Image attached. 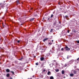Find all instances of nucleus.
<instances>
[{"label": "nucleus", "instance_id": "obj_37", "mask_svg": "<svg viewBox=\"0 0 79 79\" xmlns=\"http://www.w3.org/2000/svg\"><path fill=\"white\" fill-rule=\"evenodd\" d=\"M52 42H53V40H52Z\"/></svg>", "mask_w": 79, "mask_h": 79}, {"label": "nucleus", "instance_id": "obj_30", "mask_svg": "<svg viewBox=\"0 0 79 79\" xmlns=\"http://www.w3.org/2000/svg\"><path fill=\"white\" fill-rule=\"evenodd\" d=\"M56 71H57V72H58V71H59V70L58 69L56 70Z\"/></svg>", "mask_w": 79, "mask_h": 79}, {"label": "nucleus", "instance_id": "obj_36", "mask_svg": "<svg viewBox=\"0 0 79 79\" xmlns=\"http://www.w3.org/2000/svg\"><path fill=\"white\" fill-rule=\"evenodd\" d=\"M3 27H5V25H3Z\"/></svg>", "mask_w": 79, "mask_h": 79}, {"label": "nucleus", "instance_id": "obj_41", "mask_svg": "<svg viewBox=\"0 0 79 79\" xmlns=\"http://www.w3.org/2000/svg\"><path fill=\"white\" fill-rule=\"evenodd\" d=\"M32 8H31V9L32 10Z\"/></svg>", "mask_w": 79, "mask_h": 79}, {"label": "nucleus", "instance_id": "obj_13", "mask_svg": "<svg viewBox=\"0 0 79 79\" xmlns=\"http://www.w3.org/2000/svg\"><path fill=\"white\" fill-rule=\"evenodd\" d=\"M56 25V22H55L53 24L54 26H55Z\"/></svg>", "mask_w": 79, "mask_h": 79}, {"label": "nucleus", "instance_id": "obj_18", "mask_svg": "<svg viewBox=\"0 0 79 79\" xmlns=\"http://www.w3.org/2000/svg\"><path fill=\"white\" fill-rule=\"evenodd\" d=\"M64 50V49L63 48H62L61 49V51H63Z\"/></svg>", "mask_w": 79, "mask_h": 79}, {"label": "nucleus", "instance_id": "obj_23", "mask_svg": "<svg viewBox=\"0 0 79 79\" xmlns=\"http://www.w3.org/2000/svg\"><path fill=\"white\" fill-rule=\"evenodd\" d=\"M49 44L50 45H52V43H49Z\"/></svg>", "mask_w": 79, "mask_h": 79}, {"label": "nucleus", "instance_id": "obj_6", "mask_svg": "<svg viewBox=\"0 0 79 79\" xmlns=\"http://www.w3.org/2000/svg\"><path fill=\"white\" fill-rule=\"evenodd\" d=\"M35 19V18H32L31 19H30V21H34V20Z\"/></svg>", "mask_w": 79, "mask_h": 79}, {"label": "nucleus", "instance_id": "obj_20", "mask_svg": "<svg viewBox=\"0 0 79 79\" xmlns=\"http://www.w3.org/2000/svg\"><path fill=\"white\" fill-rule=\"evenodd\" d=\"M52 31H53V29H51L50 32H52Z\"/></svg>", "mask_w": 79, "mask_h": 79}, {"label": "nucleus", "instance_id": "obj_14", "mask_svg": "<svg viewBox=\"0 0 79 79\" xmlns=\"http://www.w3.org/2000/svg\"><path fill=\"white\" fill-rule=\"evenodd\" d=\"M53 16V15L52 14L50 18H52Z\"/></svg>", "mask_w": 79, "mask_h": 79}, {"label": "nucleus", "instance_id": "obj_8", "mask_svg": "<svg viewBox=\"0 0 79 79\" xmlns=\"http://www.w3.org/2000/svg\"><path fill=\"white\" fill-rule=\"evenodd\" d=\"M70 76H71V77H72V76H74V74L73 73H71L70 74Z\"/></svg>", "mask_w": 79, "mask_h": 79}, {"label": "nucleus", "instance_id": "obj_42", "mask_svg": "<svg viewBox=\"0 0 79 79\" xmlns=\"http://www.w3.org/2000/svg\"><path fill=\"white\" fill-rule=\"evenodd\" d=\"M66 13V12H65V13Z\"/></svg>", "mask_w": 79, "mask_h": 79}, {"label": "nucleus", "instance_id": "obj_32", "mask_svg": "<svg viewBox=\"0 0 79 79\" xmlns=\"http://www.w3.org/2000/svg\"><path fill=\"white\" fill-rule=\"evenodd\" d=\"M15 63H18V61H15Z\"/></svg>", "mask_w": 79, "mask_h": 79}, {"label": "nucleus", "instance_id": "obj_39", "mask_svg": "<svg viewBox=\"0 0 79 79\" xmlns=\"http://www.w3.org/2000/svg\"><path fill=\"white\" fill-rule=\"evenodd\" d=\"M34 58H35V56H34Z\"/></svg>", "mask_w": 79, "mask_h": 79}, {"label": "nucleus", "instance_id": "obj_10", "mask_svg": "<svg viewBox=\"0 0 79 79\" xmlns=\"http://www.w3.org/2000/svg\"><path fill=\"white\" fill-rule=\"evenodd\" d=\"M62 74H64V70H62Z\"/></svg>", "mask_w": 79, "mask_h": 79}, {"label": "nucleus", "instance_id": "obj_38", "mask_svg": "<svg viewBox=\"0 0 79 79\" xmlns=\"http://www.w3.org/2000/svg\"><path fill=\"white\" fill-rule=\"evenodd\" d=\"M10 79H12V78H10Z\"/></svg>", "mask_w": 79, "mask_h": 79}, {"label": "nucleus", "instance_id": "obj_35", "mask_svg": "<svg viewBox=\"0 0 79 79\" xmlns=\"http://www.w3.org/2000/svg\"><path fill=\"white\" fill-rule=\"evenodd\" d=\"M32 77H34V75Z\"/></svg>", "mask_w": 79, "mask_h": 79}, {"label": "nucleus", "instance_id": "obj_11", "mask_svg": "<svg viewBox=\"0 0 79 79\" xmlns=\"http://www.w3.org/2000/svg\"><path fill=\"white\" fill-rule=\"evenodd\" d=\"M48 39L47 38H46L45 39H44V40H43V42H45V41H46Z\"/></svg>", "mask_w": 79, "mask_h": 79}, {"label": "nucleus", "instance_id": "obj_40", "mask_svg": "<svg viewBox=\"0 0 79 79\" xmlns=\"http://www.w3.org/2000/svg\"><path fill=\"white\" fill-rule=\"evenodd\" d=\"M59 23H60H60H60V22H59Z\"/></svg>", "mask_w": 79, "mask_h": 79}, {"label": "nucleus", "instance_id": "obj_9", "mask_svg": "<svg viewBox=\"0 0 79 79\" xmlns=\"http://www.w3.org/2000/svg\"><path fill=\"white\" fill-rule=\"evenodd\" d=\"M6 72H7L8 73H9V72H10V69H6Z\"/></svg>", "mask_w": 79, "mask_h": 79}, {"label": "nucleus", "instance_id": "obj_22", "mask_svg": "<svg viewBox=\"0 0 79 79\" xmlns=\"http://www.w3.org/2000/svg\"><path fill=\"white\" fill-rule=\"evenodd\" d=\"M17 42H18V43H19V42H20V41H19V40H18L17 41Z\"/></svg>", "mask_w": 79, "mask_h": 79}, {"label": "nucleus", "instance_id": "obj_17", "mask_svg": "<svg viewBox=\"0 0 79 79\" xmlns=\"http://www.w3.org/2000/svg\"><path fill=\"white\" fill-rule=\"evenodd\" d=\"M17 3L18 4H19V1H17Z\"/></svg>", "mask_w": 79, "mask_h": 79}, {"label": "nucleus", "instance_id": "obj_7", "mask_svg": "<svg viewBox=\"0 0 79 79\" xmlns=\"http://www.w3.org/2000/svg\"><path fill=\"white\" fill-rule=\"evenodd\" d=\"M44 60V57H41L40 58L41 61H43Z\"/></svg>", "mask_w": 79, "mask_h": 79}, {"label": "nucleus", "instance_id": "obj_25", "mask_svg": "<svg viewBox=\"0 0 79 79\" xmlns=\"http://www.w3.org/2000/svg\"><path fill=\"white\" fill-rule=\"evenodd\" d=\"M67 32H68V33H69V30H68Z\"/></svg>", "mask_w": 79, "mask_h": 79}, {"label": "nucleus", "instance_id": "obj_12", "mask_svg": "<svg viewBox=\"0 0 79 79\" xmlns=\"http://www.w3.org/2000/svg\"><path fill=\"white\" fill-rule=\"evenodd\" d=\"M54 79V78H53V76H51L50 77V79Z\"/></svg>", "mask_w": 79, "mask_h": 79}, {"label": "nucleus", "instance_id": "obj_5", "mask_svg": "<svg viewBox=\"0 0 79 79\" xmlns=\"http://www.w3.org/2000/svg\"><path fill=\"white\" fill-rule=\"evenodd\" d=\"M47 74L48 75H51V72H50L48 71V73H47Z\"/></svg>", "mask_w": 79, "mask_h": 79}, {"label": "nucleus", "instance_id": "obj_15", "mask_svg": "<svg viewBox=\"0 0 79 79\" xmlns=\"http://www.w3.org/2000/svg\"><path fill=\"white\" fill-rule=\"evenodd\" d=\"M9 76H10V74L9 73L7 74V77H9Z\"/></svg>", "mask_w": 79, "mask_h": 79}, {"label": "nucleus", "instance_id": "obj_21", "mask_svg": "<svg viewBox=\"0 0 79 79\" xmlns=\"http://www.w3.org/2000/svg\"><path fill=\"white\" fill-rule=\"evenodd\" d=\"M36 65H38L39 64H38V63H36L35 64Z\"/></svg>", "mask_w": 79, "mask_h": 79}, {"label": "nucleus", "instance_id": "obj_19", "mask_svg": "<svg viewBox=\"0 0 79 79\" xmlns=\"http://www.w3.org/2000/svg\"><path fill=\"white\" fill-rule=\"evenodd\" d=\"M23 58H22L21 59H19V60H23Z\"/></svg>", "mask_w": 79, "mask_h": 79}, {"label": "nucleus", "instance_id": "obj_1", "mask_svg": "<svg viewBox=\"0 0 79 79\" xmlns=\"http://www.w3.org/2000/svg\"><path fill=\"white\" fill-rule=\"evenodd\" d=\"M73 73L74 74H77V71L74 70L73 71Z\"/></svg>", "mask_w": 79, "mask_h": 79}, {"label": "nucleus", "instance_id": "obj_29", "mask_svg": "<svg viewBox=\"0 0 79 79\" xmlns=\"http://www.w3.org/2000/svg\"><path fill=\"white\" fill-rule=\"evenodd\" d=\"M77 71H79V69H77Z\"/></svg>", "mask_w": 79, "mask_h": 79}, {"label": "nucleus", "instance_id": "obj_28", "mask_svg": "<svg viewBox=\"0 0 79 79\" xmlns=\"http://www.w3.org/2000/svg\"><path fill=\"white\" fill-rule=\"evenodd\" d=\"M77 60L78 61H79V58L77 59Z\"/></svg>", "mask_w": 79, "mask_h": 79}, {"label": "nucleus", "instance_id": "obj_2", "mask_svg": "<svg viewBox=\"0 0 79 79\" xmlns=\"http://www.w3.org/2000/svg\"><path fill=\"white\" fill-rule=\"evenodd\" d=\"M0 6L1 8H3V7H4V4L1 3Z\"/></svg>", "mask_w": 79, "mask_h": 79}, {"label": "nucleus", "instance_id": "obj_4", "mask_svg": "<svg viewBox=\"0 0 79 79\" xmlns=\"http://www.w3.org/2000/svg\"><path fill=\"white\" fill-rule=\"evenodd\" d=\"M59 29H60V27L58 26H57L56 27V30H59Z\"/></svg>", "mask_w": 79, "mask_h": 79}, {"label": "nucleus", "instance_id": "obj_27", "mask_svg": "<svg viewBox=\"0 0 79 79\" xmlns=\"http://www.w3.org/2000/svg\"><path fill=\"white\" fill-rule=\"evenodd\" d=\"M67 59H69V56H68L67 57Z\"/></svg>", "mask_w": 79, "mask_h": 79}, {"label": "nucleus", "instance_id": "obj_16", "mask_svg": "<svg viewBox=\"0 0 79 79\" xmlns=\"http://www.w3.org/2000/svg\"><path fill=\"white\" fill-rule=\"evenodd\" d=\"M10 72H11V73H12L13 74H14V72L11 71H10Z\"/></svg>", "mask_w": 79, "mask_h": 79}, {"label": "nucleus", "instance_id": "obj_26", "mask_svg": "<svg viewBox=\"0 0 79 79\" xmlns=\"http://www.w3.org/2000/svg\"><path fill=\"white\" fill-rule=\"evenodd\" d=\"M65 17L66 18H68V16H67V15L65 16Z\"/></svg>", "mask_w": 79, "mask_h": 79}, {"label": "nucleus", "instance_id": "obj_3", "mask_svg": "<svg viewBox=\"0 0 79 79\" xmlns=\"http://www.w3.org/2000/svg\"><path fill=\"white\" fill-rule=\"evenodd\" d=\"M65 49L66 50H68L69 51L70 50V49H69V48H68V47L66 46L65 47Z\"/></svg>", "mask_w": 79, "mask_h": 79}, {"label": "nucleus", "instance_id": "obj_31", "mask_svg": "<svg viewBox=\"0 0 79 79\" xmlns=\"http://www.w3.org/2000/svg\"><path fill=\"white\" fill-rule=\"evenodd\" d=\"M43 71L44 72H45V70H44Z\"/></svg>", "mask_w": 79, "mask_h": 79}, {"label": "nucleus", "instance_id": "obj_24", "mask_svg": "<svg viewBox=\"0 0 79 79\" xmlns=\"http://www.w3.org/2000/svg\"><path fill=\"white\" fill-rule=\"evenodd\" d=\"M77 42L78 44H79V41H77Z\"/></svg>", "mask_w": 79, "mask_h": 79}, {"label": "nucleus", "instance_id": "obj_34", "mask_svg": "<svg viewBox=\"0 0 79 79\" xmlns=\"http://www.w3.org/2000/svg\"><path fill=\"white\" fill-rule=\"evenodd\" d=\"M49 19H50V18H48V20H49Z\"/></svg>", "mask_w": 79, "mask_h": 79}, {"label": "nucleus", "instance_id": "obj_33", "mask_svg": "<svg viewBox=\"0 0 79 79\" xmlns=\"http://www.w3.org/2000/svg\"><path fill=\"white\" fill-rule=\"evenodd\" d=\"M32 78H28V79H32Z\"/></svg>", "mask_w": 79, "mask_h": 79}]
</instances>
